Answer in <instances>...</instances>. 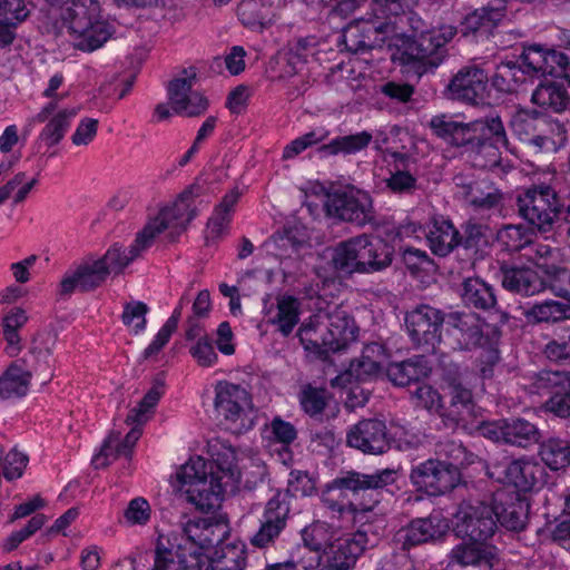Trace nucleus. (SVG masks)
Masks as SVG:
<instances>
[{
	"label": "nucleus",
	"instance_id": "10",
	"mask_svg": "<svg viewBox=\"0 0 570 570\" xmlns=\"http://www.w3.org/2000/svg\"><path fill=\"white\" fill-rule=\"evenodd\" d=\"M358 327L346 312H334L328 316L326 326H313L302 323L297 336L308 353L325 360L331 353L345 350L357 338Z\"/></svg>",
	"mask_w": 570,
	"mask_h": 570
},
{
	"label": "nucleus",
	"instance_id": "48",
	"mask_svg": "<svg viewBox=\"0 0 570 570\" xmlns=\"http://www.w3.org/2000/svg\"><path fill=\"white\" fill-rule=\"evenodd\" d=\"M31 373L18 362H12L0 376V396L9 399L12 396H24L31 381Z\"/></svg>",
	"mask_w": 570,
	"mask_h": 570
},
{
	"label": "nucleus",
	"instance_id": "64",
	"mask_svg": "<svg viewBox=\"0 0 570 570\" xmlns=\"http://www.w3.org/2000/svg\"><path fill=\"white\" fill-rule=\"evenodd\" d=\"M46 521L47 518L45 514H33L31 519L24 524V527L10 533V535L4 540L2 544L3 550L6 552L16 550L23 541L40 530L45 525Z\"/></svg>",
	"mask_w": 570,
	"mask_h": 570
},
{
	"label": "nucleus",
	"instance_id": "46",
	"mask_svg": "<svg viewBox=\"0 0 570 570\" xmlns=\"http://www.w3.org/2000/svg\"><path fill=\"white\" fill-rule=\"evenodd\" d=\"M539 455L552 471L570 466V441L559 436H550L539 445Z\"/></svg>",
	"mask_w": 570,
	"mask_h": 570
},
{
	"label": "nucleus",
	"instance_id": "62",
	"mask_svg": "<svg viewBox=\"0 0 570 570\" xmlns=\"http://www.w3.org/2000/svg\"><path fill=\"white\" fill-rule=\"evenodd\" d=\"M440 453L445 456L441 462L449 470H454L459 474V481L461 482V469L471 463L466 448L461 443L450 441L440 445Z\"/></svg>",
	"mask_w": 570,
	"mask_h": 570
},
{
	"label": "nucleus",
	"instance_id": "57",
	"mask_svg": "<svg viewBox=\"0 0 570 570\" xmlns=\"http://www.w3.org/2000/svg\"><path fill=\"white\" fill-rule=\"evenodd\" d=\"M269 430L274 442L283 446L284 452L281 455L284 458L283 462L287 464V460L293 459L289 445L297 439V429L293 423L277 415L272 419Z\"/></svg>",
	"mask_w": 570,
	"mask_h": 570
},
{
	"label": "nucleus",
	"instance_id": "13",
	"mask_svg": "<svg viewBox=\"0 0 570 570\" xmlns=\"http://www.w3.org/2000/svg\"><path fill=\"white\" fill-rule=\"evenodd\" d=\"M212 559L202 546L181 535L178 543L170 544L159 535L154 549V564L150 570H210Z\"/></svg>",
	"mask_w": 570,
	"mask_h": 570
},
{
	"label": "nucleus",
	"instance_id": "34",
	"mask_svg": "<svg viewBox=\"0 0 570 570\" xmlns=\"http://www.w3.org/2000/svg\"><path fill=\"white\" fill-rule=\"evenodd\" d=\"M134 426L129 430V432L125 435L124 439H120L119 432H111L102 442L100 452L96 454L92 459V463L95 468H105L109 465V458L111 456L114 460L118 458H125L131 460L134 454V449L138 442V440L142 435V425L132 424Z\"/></svg>",
	"mask_w": 570,
	"mask_h": 570
},
{
	"label": "nucleus",
	"instance_id": "56",
	"mask_svg": "<svg viewBox=\"0 0 570 570\" xmlns=\"http://www.w3.org/2000/svg\"><path fill=\"white\" fill-rule=\"evenodd\" d=\"M80 281V292L89 293L101 286L108 278V271L101 261L83 263L76 267Z\"/></svg>",
	"mask_w": 570,
	"mask_h": 570
},
{
	"label": "nucleus",
	"instance_id": "40",
	"mask_svg": "<svg viewBox=\"0 0 570 570\" xmlns=\"http://www.w3.org/2000/svg\"><path fill=\"white\" fill-rule=\"evenodd\" d=\"M372 140V134L363 130L355 134L336 136L328 142L321 145L317 151L322 158L335 156L346 157L365 150Z\"/></svg>",
	"mask_w": 570,
	"mask_h": 570
},
{
	"label": "nucleus",
	"instance_id": "37",
	"mask_svg": "<svg viewBox=\"0 0 570 570\" xmlns=\"http://www.w3.org/2000/svg\"><path fill=\"white\" fill-rule=\"evenodd\" d=\"M432 365L424 355H413L402 362L390 363L386 375L395 386L417 384L430 376Z\"/></svg>",
	"mask_w": 570,
	"mask_h": 570
},
{
	"label": "nucleus",
	"instance_id": "26",
	"mask_svg": "<svg viewBox=\"0 0 570 570\" xmlns=\"http://www.w3.org/2000/svg\"><path fill=\"white\" fill-rule=\"evenodd\" d=\"M488 73L476 66L464 67L451 79L448 90L451 99L470 105L483 104L488 88Z\"/></svg>",
	"mask_w": 570,
	"mask_h": 570
},
{
	"label": "nucleus",
	"instance_id": "36",
	"mask_svg": "<svg viewBox=\"0 0 570 570\" xmlns=\"http://www.w3.org/2000/svg\"><path fill=\"white\" fill-rule=\"evenodd\" d=\"M459 229L450 218L442 215L433 216L426 225L425 237L431 252L445 257L456 249Z\"/></svg>",
	"mask_w": 570,
	"mask_h": 570
},
{
	"label": "nucleus",
	"instance_id": "17",
	"mask_svg": "<svg viewBox=\"0 0 570 570\" xmlns=\"http://www.w3.org/2000/svg\"><path fill=\"white\" fill-rule=\"evenodd\" d=\"M443 324V313L426 304L417 305L405 314V327L412 343L426 352L435 351L444 342Z\"/></svg>",
	"mask_w": 570,
	"mask_h": 570
},
{
	"label": "nucleus",
	"instance_id": "11",
	"mask_svg": "<svg viewBox=\"0 0 570 570\" xmlns=\"http://www.w3.org/2000/svg\"><path fill=\"white\" fill-rule=\"evenodd\" d=\"M214 392V410L226 430L243 434L253 429L252 395L244 386L222 380L216 382Z\"/></svg>",
	"mask_w": 570,
	"mask_h": 570
},
{
	"label": "nucleus",
	"instance_id": "41",
	"mask_svg": "<svg viewBox=\"0 0 570 570\" xmlns=\"http://www.w3.org/2000/svg\"><path fill=\"white\" fill-rule=\"evenodd\" d=\"M165 392V373L160 372L153 379L151 386L138 402L137 406L128 412L125 422L137 425L146 424Z\"/></svg>",
	"mask_w": 570,
	"mask_h": 570
},
{
	"label": "nucleus",
	"instance_id": "12",
	"mask_svg": "<svg viewBox=\"0 0 570 570\" xmlns=\"http://www.w3.org/2000/svg\"><path fill=\"white\" fill-rule=\"evenodd\" d=\"M566 186L559 195L549 185H533L525 189L517 198L519 216L524 219L531 228L547 233L553 227L556 219L563 214V194Z\"/></svg>",
	"mask_w": 570,
	"mask_h": 570
},
{
	"label": "nucleus",
	"instance_id": "6",
	"mask_svg": "<svg viewBox=\"0 0 570 570\" xmlns=\"http://www.w3.org/2000/svg\"><path fill=\"white\" fill-rule=\"evenodd\" d=\"M410 14L409 20L413 35L402 39V43L392 53V61L401 67L403 73L420 78L442 63L445 46L455 36V30L452 27L420 28L414 24V21L416 20V23L422 26L423 21L415 18L413 11Z\"/></svg>",
	"mask_w": 570,
	"mask_h": 570
},
{
	"label": "nucleus",
	"instance_id": "43",
	"mask_svg": "<svg viewBox=\"0 0 570 570\" xmlns=\"http://www.w3.org/2000/svg\"><path fill=\"white\" fill-rule=\"evenodd\" d=\"M357 236L351 237L346 240L340 242L333 249L331 263L333 268L342 274V275H353L361 274V271H365L363 268V264L361 259H358Z\"/></svg>",
	"mask_w": 570,
	"mask_h": 570
},
{
	"label": "nucleus",
	"instance_id": "60",
	"mask_svg": "<svg viewBox=\"0 0 570 570\" xmlns=\"http://www.w3.org/2000/svg\"><path fill=\"white\" fill-rule=\"evenodd\" d=\"M33 4L29 0H0V18L17 32L30 17Z\"/></svg>",
	"mask_w": 570,
	"mask_h": 570
},
{
	"label": "nucleus",
	"instance_id": "52",
	"mask_svg": "<svg viewBox=\"0 0 570 570\" xmlns=\"http://www.w3.org/2000/svg\"><path fill=\"white\" fill-rule=\"evenodd\" d=\"M302 411L312 419L318 420L328 405L330 394L324 387L306 384L298 394Z\"/></svg>",
	"mask_w": 570,
	"mask_h": 570
},
{
	"label": "nucleus",
	"instance_id": "30",
	"mask_svg": "<svg viewBox=\"0 0 570 570\" xmlns=\"http://www.w3.org/2000/svg\"><path fill=\"white\" fill-rule=\"evenodd\" d=\"M488 230V226L471 220L461 226L455 250L465 266H474L483 258L484 249L489 246Z\"/></svg>",
	"mask_w": 570,
	"mask_h": 570
},
{
	"label": "nucleus",
	"instance_id": "16",
	"mask_svg": "<svg viewBox=\"0 0 570 570\" xmlns=\"http://www.w3.org/2000/svg\"><path fill=\"white\" fill-rule=\"evenodd\" d=\"M488 508L491 509V517L499 527L507 531L519 533L525 530L529 521L530 501L529 498L510 488H502L491 495Z\"/></svg>",
	"mask_w": 570,
	"mask_h": 570
},
{
	"label": "nucleus",
	"instance_id": "44",
	"mask_svg": "<svg viewBox=\"0 0 570 570\" xmlns=\"http://www.w3.org/2000/svg\"><path fill=\"white\" fill-rule=\"evenodd\" d=\"M465 198L476 212L498 208L502 202V191L488 180L473 181L466 186Z\"/></svg>",
	"mask_w": 570,
	"mask_h": 570
},
{
	"label": "nucleus",
	"instance_id": "35",
	"mask_svg": "<svg viewBox=\"0 0 570 570\" xmlns=\"http://www.w3.org/2000/svg\"><path fill=\"white\" fill-rule=\"evenodd\" d=\"M553 77L554 79L540 80L532 91L531 101L546 112L562 114L570 106V95L562 81L563 78Z\"/></svg>",
	"mask_w": 570,
	"mask_h": 570
},
{
	"label": "nucleus",
	"instance_id": "63",
	"mask_svg": "<svg viewBox=\"0 0 570 570\" xmlns=\"http://www.w3.org/2000/svg\"><path fill=\"white\" fill-rule=\"evenodd\" d=\"M402 259L412 275L431 273L438 268L434 259L423 249L405 247L402 253Z\"/></svg>",
	"mask_w": 570,
	"mask_h": 570
},
{
	"label": "nucleus",
	"instance_id": "14",
	"mask_svg": "<svg viewBox=\"0 0 570 570\" xmlns=\"http://www.w3.org/2000/svg\"><path fill=\"white\" fill-rule=\"evenodd\" d=\"M177 480L183 487H186L185 493L188 502L198 510L208 512L218 505L222 485L213 476L208 481L205 462L200 458L197 462H188L181 465L177 473Z\"/></svg>",
	"mask_w": 570,
	"mask_h": 570
},
{
	"label": "nucleus",
	"instance_id": "45",
	"mask_svg": "<svg viewBox=\"0 0 570 570\" xmlns=\"http://www.w3.org/2000/svg\"><path fill=\"white\" fill-rule=\"evenodd\" d=\"M524 316L530 324L559 323L570 320V304L554 299H544L527 308Z\"/></svg>",
	"mask_w": 570,
	"mask_h": 570
},
{
	"label": "nucleus",
	"instance_id": "1",
	"mask_svg": "<svg viewBox=\"0 0 570 570\" xmlns=\"http://www.w3.org/2000/svg\"><path fill=\"white\" fill-rule=\"evenodd\" d=\"M397 471L380 469L373 473L346 471L326 484L321 501L333 518L353 519L367 504H379L400 490Z\"/></svg>",
	"mask_w": 570,
	"mask_h": 570
},
{
	"label": "nucleus",
	"instance_id": "7",
	"mask_svg": "<svg viewBox=\"0 0 570 570\" xmlns=\"http://www.w3.org/2000/svg\"><path fill=\"white\" fill-rule=\"evenodd\" d=\"M315 480L307 471L291 470L287 489L277 490L265 503L258 519V530L249 539L250 544L258 549L273 547L287 527L292 499L309 497L315 492Z\"/></svg>",
	"mask_w": 570,
	"mask_h": 570
},
{
	"label": "nucleus",
	"instance_id": "59",
	"mask_svg": "<svg viewBox=\"0 0 570 570\" xmlns=\"http://www.w3.org/2000/svg\"><path fill=\"white\" fill-rule=\"evenodd\" d=\"M451 401L449 413L442 415L448 416L453 422H459L463 419V414H469L473 410V394L468 387L461 383L451 384Z\"/></svg>",
	"mask_w": 570,
	"mask_h": 570
},
{
	"label": "nucleus",
	"instance_id": "2",
	"mask_svg": "<svg viewBox=\"0 0 570 570\" xmlns=\"http://www.w3.org/2000/svg\"><path fill=\"white\" fill-rule=\"evenodd\" d=\"M434 136L446 144L463 148L465 153L487 159L489 165L500 159V149L508 147L504 125L499 116L463 122L455 117L441 114L429 122Z\"/></svg>",
	"mask_w": 570,
	"mask_h": 570
},
{
	"label": "nucleus",
	"instance_id": "19",
	"mask_svg": "<svg viewBox=\"0 0 570 570\" xmlns=\"http://www.w3.org/2000/svg\"><path fill=\"white\" fill-rule=\"evenodd\" d=\"M478 431L480 435L495 443L524 449L535 444L540 436L537 426L521 417L483 421Z\"/></svg>",
	"mask_w": 570,
	"mask_h": 570
},
{
	"label": "nucleus",
	"instance_id": "58",
	"mask_svg": "<svg viewBox=\"0 0 570 570\" xmlns=\"http://www.w3.org/2000/svg\"><path fill=\"white\" fill-rule=\"evenodd\" d=\"M237 16L249 28L265 29L272 23L268 9L256 0L243 1L237 8Z\"/></svg>",
	"mask_w": 570,
	"mask_h": 570
},
{
	"label": "nucleus",
	"instance_id": "31",
	"mask_svg": "<svg viewBox=\"0 0 570 570\" xmlns=\"http://www.w3.org/2000/svg\"><path fill=\"white\" fill-rule=\"evenodd\" d=\"M361 263L365 271L361 274H373L382 272L391 266L394 256V248L382 237L376 235H357Z\"/></svg>",
	"mask_w": 570,
	"mask_h": 570
},
{
	"label": "nucleus",
	"instance_id": "55",
	"mask_svg": "<svg viewBox=\"0 0 570 570\" xmlns=\"http://www.w3.org/2000/svg\"><path fill=\"white\" fill-rule=\"evenodd\" d=\"M150 307L142 301L126 302L122 307L120 320L122 324L130 328L134 335L142 334L147 328V314Z\"/></svg>",
	"mask_w": 570,
	"mask_h": 570
},
{
	"label": "nucleus",
	"instance_id": "39",
	"mask_svg": "<svg viewBox=\"0 0 570 570\" xmlns=\"http://www.w3.org/2000/svg\"><path fill=\"white\" fill-rule=\"evenodd\" d=\"M377 505L379 504H367V507L362 508L352 519L353 523L358 527L355 531H351L350 533L362 534L365 540L364 552L370 547H373L386 532L389 523L387 518L384 513L375 511Z\"/></svg>",
	"mask_w": 570,
	"mask_h": 570
},
{
	"label": "nucleus",
	"instance_id": "61",
	"mask_svg": "<svg viewBox=\"0 0 570 570\" xmlns=\"http://www.w3.org/2000/svg\"><path fill=\"white\" fill-rule=\"evenodd\" d=\"M246 559L245 544H227L215 564L212 562L210 570H245Z\"/></svg>",
	"mask_w": 570,
	"mask_h": 570
},
{
	"label": "nucleus",
	"instance_id": "18",
	"mask_svg": "<svg viewBox=\"0 0 570 570\" xmlns=\"http://www.w3.org/2000/svg\"><path fill=\"white\" fill-rule=\"evenodd\" d=\"M410 481L415 490L428 497H440L460 484L459 474L449 470L440 459H428L412 466Z\"/></svg>",
	"mask_w": 570,
	"mask_h": 570
},
{
	"label": "nucleus",
	"instance_id": "15",
	"mask_svg": "<svg viewBox=\"0 0 570 570\" xmlns=\"http://www.w3.org/2000/svg\"><path fill=\"white\" fill-rule=\"evenodd\" d=\"M451 529L456 538L488 542L497 531V521L487 503H461L451 518Z\"/></svg>",
	"mask_w": 570,
	"mask_h": 570
},
{
	"label": "nucleus",
	"instance_id": "53",
	"mask_svg": "<svg viewBox=\"0 0 570 570\" xmlns=\"http://www.w3.org/2000/svg\"><path fill=\"white\" fill-rule=\"evenodd\" d=\"M299 322V303L296 297L285 295L277 299V313L272 321L283 336H288Z\"/></svg>",
	"mask_w": 570,
	"mask_h": 570
},
{
	"label": "nucleus",
	"instance_id": "32",
	"mask_svg": "<svg viewBox=\"0 0 570 570\" xmlns=\"http://www.w3.org/2000/svg\"><path fill=\"white\" fill-rule=\"evenodd\" d=\"M440 520L436 518H416L402 527L395 534V542L403 551L434 542L443 535Z\"/></svg>",
	"mask_w": 570,
	"mask_h": 570
},
{
	"label": "nucleus",
	"instance_id": "47",
	"mask_svg": "<svg viewBox=\"0 0 570 570\" xmlns=\"http://www.w3.org/2000/svg\"><path fill=\"white\" fill-rule=\"evenodd\" d=\"M567 140V124L543 114L537 145L538 150L557 151L566 145Z\"/></svg>",
	"mask_w": 570,
	"mask_h": 570
},
{
	"label": "nucleus",
	"instance_id": "38",
	"mask_svg": "<svg viewBox=\"0 0 570 570\" xmlns=\"http://www.w3.org/2000/svg\"><path fill=\"white\" fill-rule=\"evenodd\" d=\"M460 296L462 304L469 309L491 312L498 307L495 288L478 276L463 279Z\"/></svg>",
	"mask_w": 570,
	"mask_h": 570
},
{
	"label": "nucleus",
	"instance_id": "50",
	"mask_svg": "<svg viewBox=\"0 0 570 570\" xmlns=\"http://www.w3.org/2000/svg\"><path fill=\"white\" fill-rule=\"evenodd\" d=\"M544 289L570 304V268L554 264L540 266Z\"/></svg>",
	"mask_w": 570,
	"mask_h": 570
},
{
	"label": "nucleus",
	"instance_id": "51",
	"mask_svg": "<svg viewBox=\"0 0 570 570\" xmlns=\"http://www.w3.org/2000/svg\"><path fill=\"white\" fill-rule=\"evenodd\" d=\"M28 317L24 309L14 307L2 318V334L7 342V353L17 355L21 351L19 330L26 324Z\"/></svg>",
	"mask_w": 570,
	"mask_h": 570
},
{
	"label": "nucleus",
	"instance_id": "23",
	"mask_svg": "<svg viewBox=\"0 0 570 570\" xmlns=\"http://www.w3.org/2000/svg\"><path fill=\"white\" fill-rule=\"evenodd\" d=\"M365 540L361 533H343L323 549L320 570H353L364 554Z\"/></svg>",
	"mask_w": 570,
	"mask_h": 570
},
{
	"label": "nucleus",
	"instance_id": "25",
	"mask_svg": "<svg viewBox=\"0 0 570 570\" xmlns=\"http://www.w3.org/2000/svg\"><path fill=\"white\" fill-rule=\"evenodd\" d=\"M542 264L537 268L525 265L502 262L499 267V277L502 287L521 296H532L544 291V282L540 271Z\"/></svg>",
	"mask_w": 570,
	"mask_h": 570
},
{
	"label": "nucleus",
	"instance_id": "49",
	"mask_svg": "<svg viewBox=\"0 0 570 570\" xmlns=\"http://www.w3.org/2000/svg\"><path fill=\"white\" fill-rule=\"evenodd\" d=\"M533 240V230L530 227L504 225L497 233V242L501 250L509 254L518 253L529 246Z\"/></svg>",
	"mask_w": 570,
	"mask_h": 570
},
{
	"label": "nucleus",
	"instance_id": "29",
	"mask_svg": "<svg viewBox=\"0 0 570 570\" xmlns=\"http://www.w3.org/2000/svg\"><path fill=\"white\" fill-rule=\"evenodd\" d=\"M503 6L489 0L488 4L464 16L460 22V32L464 37L488 38L491 31L507 17Z\"/></svg>",
	"mask_w": 570,
	"mask_h": 570
},
{
	"label": "nucleus",
	"instance_id": "5",
	"mask_svg": "<svg viewBox=\"0 0 570 570\" xmlns=\"http://www.w3.org/2000/svg\"><path fill=\"white\" fill-rule=\"evenodd\" d=\"M444 344L452 350H480L475 358L478 375L491 380L501 361L499 350L502 331L478 317L474 313H451L445 322Z\"/></svg>",
	"mask_w": 570,
	"mask_h": 570
},
{
	"label": "nucleus",
	"instance_id": "8",
	"mask_svg": "<svg viewBox=\"0 0 570 570\" xmlns=\"http://www.w3.org/2000/svg\"><path fill=\"white\" fill-rule=\"evenodd\" d=\"M61 19L75 39V47L92 52L102 47L111 37V26L102 19L97 0H71L61 8Z\"/></svg>",
	"mask_w": 570,
	"mask_h": 570
},
{
	"label": "nucleus",
	"instance_id": "3",
	"mask_svg": "<svg viewBox=\"0 0 570 570\" xmlns=\"http://www.w3.org/2000/svg\"><path fill=\"white\" fill-rule=\"evenodd\" d=\"M547 75L566 79L570 87V55L557 48L532 43L523 46L515 60L499 63L491 77V85L499 92L512 94L527 81Z\"/></svg>",
	"mask_w": 570,
	"mask_h": 570
},
{
	"label": "nucleus",
	"instance_id": "33",
	"mask_svg": "<svg viewBox=\"0 0 570 570\" xmlns=\"http://www.w3.org/2000/svg\"><path fill=\"white\" fill-rule=\"evenodd\" d=\"M183 535L195 541L206 552L222 543L228 533V525L215 517L189 519L183 529Z\"/></svg>",
	"mask_w": 570,
	"mask_h": 570
},
{
	"label": "nucleus",
	"instance_id": "20",
	"mask_svg": "<svg viewBox=\"0 0 570 570\" xmlns=\"http://www.w3.org/2000/svg\"><path fill=\"white\" fill-rule=\"evenodd\" d=\"M533 385L550 395L544 403L548 412L561 419L570 417V373L542 370L535 374Z\"/></svg>",
	"mask_w": 570,
	"mask_h": 570
},
{
	"label": "nucleus",
	"instance_id": "28",
	"mask_svg": "<svg viewBox=\"0 0 570 570\" xmlns=\"http://www.w3.org/2000/svg\"><path fill=\"white\" fill-rule=\"evenodd\" d=\"M189 78H175L168 85V99L173 110L180 116L196 117L208 109V99L191 90Z\"/></svg>",
	"mask_w": 570,
	"mask_h": 570
},
{
	"label": "nucleus",
	"instance_id": "54",
	"mask_svg": "<svg viewBox=\"0 0 570 570\" xmlns=\"http://www.w3.org/2000/svg\"><path fill=\"white\" fill-rule=\"evenodd\" d=\"M75 115L76 112L73 110L68 109L56 114L41 130L39 139H41L48 148L58 145L70 128L71 119Z\"/></svg>",
	"mask_w": 570,
	"mask_h": 570
},
{
	"label": "nucleus",
	"instance_id": "4",
	"mask_svg": "<svg viewBox=\"0 0 570 570\" xmlns=\"http://www.w3.org/2000/svg\"><path fill=\"white\" fill-rule=\"evenodd\" d=\"M191 191H183L170 206L160 208L158 214L149 218L127 248L120 243L112 244L97 261H101L108 271V276L121 274L125 268L138 258L142 252L153 246L156 237L170 227L186 229L187 225L197 216L196 208H190L188 200Z\"/></svg>",
	"mask_w": 570,
	"mask_h": 570
},
{
	"label": "nucleus",
	"instance_id": "21",
	"mask_svg": "<svg viewBox=\"0 0 570 570\" xmlns=\"http://www.w3.org/2000/svg\"><path fill=\"white\" fill-rule=\"evenodd\" d=\"M326 208L328 215L357 226L372 220V199L367 193L358 189L333 193L328 196Z\"/></svg>",
	"mask_w": 570,
	"mask_h": 570
},
{
	"label": "nucleus",
	"instance_id": "22",
	"mask_svg": "<svg viewBox=\"0 0 570 570\" xmlns=\"http://www.w3.org/2000/svg\"><path fill=\"white\" fill-rule=\"evenodd\" d=\"M498 562L494 546L463 540L452 548L445 570H494Z\"/></svg>",
	"mask_w": 570,
	"mask_h": 570
},
{
	"label": "nucleus",
	"instance_id": "42",
	"mask_svg": "<svg viewBox=\"0 0 570 570\" xmlns=\"http://www.w3.org/2000/svg\"><path fill=\"white\" fill-rule=\"evenodd\" d=\"M542 115L537 110L518 109L509 121L512 134L520 141L537 148Z\"/></svg>",
	"mask_w": 570,
	"mask_h": 570
},
{
	"label": "nucleus",
	"instance_id": "24",
	"mask_svg": "<svg viewBox=\"0 0 570 570\" xmlns=\"http://www.w3.org/2000/svg\"><path fill=\"white\" fill-rule=\"evenodd\" d=\"M346 444L366 454H382L390 449L385 422L376 419L361 420L346 434Z\"/></svg>",
	"mask_w": 570,
	"mask_h": 570
},
{
	"label": "nucleus",
	"instance_id": "27",
	"mask_svg": "<svg viewBox=\"0 0 570 570\" xmlns=\"http://www.w3.org/2000/svg\"><path fill=\"white\" fill-rule=\"evenodd\" d=\"M504 482L512 491L527 495L528 492L540 490L544 483L547 473L544 468L532 460H513L503 470Z\"/></svg>",
	"mask_w": 570,
	"mask_h": 570
},
{
	"label": "nucleus",
	"instance_id": "9",
	"mask_svg": "<svg viewBox=\"0 0 570 570\" xmlns=\"http://www.w3.org/2000/svg\"><path fill=\"white\" fill-rule=\"evenodd\" d=\"M419 0H373L371 3L372 17L344 36L347 50L363 53L373 48L375 41L384 40L385 36L394 32L397 19L412 13V8Z\"/></svg>",
	"mask_w": 570,
	"mask_h": 570
}]
</instances>
